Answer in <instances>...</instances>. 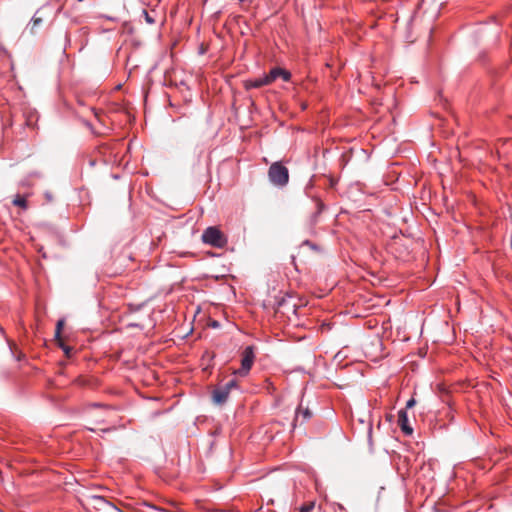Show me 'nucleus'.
<instances>
[{
    "label": "nucleus",
    "instance_id": "obj_7",
    "mask_svg": "<svg viewBox=\"0 0 512 512\" xmlns=\"http://www.w3.org/2000/svg\"><path fill=\"white\" fill-rule=\"evenodd\" d=\"M229 393L230 391L224 385L215 388L212 393L214 403L218 405L224 404L228 399Z\"/></svg>",
    "mask_w": 512,
    "mask_h": 512
},
{
    "label": "nucleus",
    "instance_id": "obj_16",
    "mask_svg": "<svg viewBox=\"0 0 512 512\" xmlns=\"http://www.w3.org/2000/svg\"><path fill=\"white\" fill-rule=\"evenodd\" d=\"M416 404V401L414 398H411L406 403V410L412 408Z\"/></svg>",
    "mask_w": 512,
    "mask_h": 512
},
{
    "label": "nucleus",
    "instance_id": "obj_12",
    "mask_svg": "<svg viewBox=\"0 0 512 512\" xmlns=\"http://www.w3.org/2000/svg\"><path fill=\"white\" fill-rule=\"evenodd\" d=\"M63 325H64V320H59L57 322V325H56V331H55V336L56 338H60V335H61V330L63 328Z\"/></svg>",
    "mask_w": 512,
    "mask_h": 512
},
{
    "label": "nucleus",
    "instance_id": "obj_14",
    "mask_svg": "<svg viewBox=\"0 0 512 512\" xmlns=\"http://www.w3.org/2000/svg\"><path fill=\"white\" fill-rule=\"evenodd\" d=\"M313 508H314V503L310 502V503H308L306 505H303L300 508V512H310Z\"/></svg>",
    "mask_w": 512,
    "mask_h": 512
},
{
    "label": "nucleus",
    "instance_id": "obj_4",
    "mask_svg": "<svg viewBox=\"0 0 512 512\" xmlns=\"http://www.w3.org/2000/svg\"><path fill=\"white\" fill-rule=\"evenodd\" d=\"M255 361V350L253 346H247L242 351L241 367L234 371L235 375L245 377L251 370Z\"/></svg>",
    "mask_w": 512,
    "mask_h": 512
},
{
    "label": "nucleus",
    "instance_id": "obj_3",
    "mask_svg": "<svg viewBox=\"0 0 512 512\" xmlns=\"http://www.w3.org/2000/svg\"><path fill=\"white\" fill-rule=\"evenodd\" d=\"M268 177L272 184L283 187L289 181V172L284 165L275 162L269 167Z\"/></svg>",
    "mask_w": 512,
    "mask_h": 512
},
{
    "label": "nucleus",
    "instance_id": "obj_13",
    "mask_svg": "<svg viewBox=\"0 0 512 512\" xmlns=\"http://www.w3.org/2000/svg\"><path fill=\"white\" fill-rule=\"evenodd\" d=\"M224 386L226 388H228L229 391H231L232 389H236L238 388V383L235 379H231L230 381H228L226 384H224Z\"/></svg>",
    "mask_w": 512,
    "mask_h": 512
},
{
    "label": "nucleus",
    "instance_id": "obj_20",
    "mask_svg": "<svg viewBox=\"0 0 512 512\" xmlns=\"http://www.w3.org/2000/svg\"><path fill=\"white\" fill-rule=\"evenodd\" d=\"M118 512H122L121 510H118Z\"/></svg>",
    "mask_w": 512,
    "mask_h": 512
},
{
    "label": "nucleus",
    "instance_id": "obj_2",
    "mask_svg": "<svg viewBox=\"0 0 512 512\" xmlns=\"http://www.w3.org/2000/svg\"><path fill=\"white\" fill-rule=\"evenodd\" d=\"M201 238L203 243L215 248H223L227 244L226 236L215 226L206 228Z\"/></svg>",
    "mask_w": 512,
    "mask_h": 512
},
{
    "label": "nucleus",
    "instance_id": "obj_1",
    "mask_svg": "<svg viewBox=\"0 0 512 512\" xmlns=\"http://www.w3.org/2000/svg\"><path fill=\"white\" fill-rule=\"evenodd\" d=\"M89 512H118V508L102 496L87 495L83 502Z\"/></svg>",
    "mask_w": 512,
    "mask_h": 512
},
{
    "label": "nucleus",
    "instance_id": "obj_15",
    "mask_svg": "<svg viewBox=\"0 0 512 512\" xmlns=\"http://www.w3.org/2000/svg\"><path fill=\"white\" fill-rule=\"evenodd\" d=\"M143 14L145 16V20L147 23H149V24L154 23V19L149 15V13L146 10H143Z\"/></svg>",
    "mask_w": 512,
    "mask_h": 512
},
{
    "label": "nucleus",
    "instance_id": "obj_6",
    "mask_svg": "<svg viewBox=\"0 0 512 512\" xmlns=\"http://www.w3.org/2000/svg\"><path fill=\"white\" fill-rule=\"evenodd\" d=\"M266 75L268 77V81L271 83L278 78H282L285 82H288L291 79V73L280 67L272 68Z\"/></svg>",
    "mask_w": 512,
    "mask_h": 512
},
{
    "label": "nucleus",
    "instance_id": "obj_5",
    "mask_svg": "<svg viewBox=\"0 0 512 512\" xmlns=\"http://www.w3.org/2000/svg\"><path fill=\"white\" fill-rule=\"evenodd\" d=\"M398 426L400 427L401 431L407 435L410 436L413 433V428L409 424L408 414L406 409H401L398 412Z\"/></svg>",
    "mask_w": 512,
    "mask_h": 512
},
{
    "label": "nucleus",
    "instance_id": "obj_18",
    "mask_svg": "<svg viewBox=\"0 0 512 512\" xmlns=\"http://www.w3.org/2000/svg\"><path fill=\"white\" fill-rule=\"evenodd\" d=\"M368 439L371 442V440H372V423L371 422L368 423Z\"/></svg>",
    "mask_w": 512,
    "mask_h": 512
},
{
    "label": "nucleus",
    "instance_id": "obj_19",
    "mask_svg": "<svg viewBox=\"0 0 512 512\" xmlns=\"http://www.w3.org/2000/svg\"><path fill=\"white\" fill-rule=\"evenodd\" d=\"M61 347L64 349V351H65V353H66V354H68V353H69V350H70V349H69L68 347H64V346H62V345H61Z\"/></svg>",
    "mask_w": 512,
    "mask_h": 512
},
{
    "label": "nucleus",
    "instance_id": "obj_11",
    "mask_svg": "<svg viewBox=\"0 0 512 512\" xmlns=\"http://www.w3.org/2000/svg\"><path fill=\"white\" fill-rule=\"evenodd\" d=\"M13 204L15 206L21 207L23 209L27 208V201L24 197L17 195L13 200Z\"/></svg>",
    "mask_w": 512,
    "mask_h": 512
},
{
    "label": "nucleus",
    "instance_id": "obj_9",
    "mask_svg": "<svg viewBox=\"0 0 512 512\" xmlns=\"http://www.w3.org/2000/svg\"><path fill=\"white\" fill-rule=\"evenodd\" d=\"M300 417L303 418V421L309 420L312 417V412L310 411V409L308 407L304 408L302 403L296 410L293 425H295L299 421Z\"/></svg>",
    "mask_w": 512,
    "mask_h": 512
},
{
    "label": "nucleus",
    "instance_id": "obj_8",
    "mask_svg": "<svg viewBox=\"0 0 512 512\" xmlns=\"http://www.w3.org/2000/svg\"><path fill=\"white\" fill-rule=\"evenodd\" d=\"M271 84L270 81H268L267 75H264L262 77H258L253 80H249L246 82L245 87L246 89H252V88H260L265 85Z\"/></svg>",
    "mask_w": 512,
    "mask_h": 512
},
{
    "label": "nucleus",
    "instance_id": "obj_10",
    "mask_svg": "<svg viewBox=\"0 0 512 512\" xmlns=\"http://www.w3.org/2000/svg\"><path fill=\"white\" fill-rule=\"evenodd\" d=\"M42 22H43L42 18L37 17V16H33L32 21H31V25L29 27L30 33L31 34H35L36 33L35 29L38 26H40L42 24Z\"/></svg>",
    "mask_w": 512,
    "mask_h": 512
},
{
    "label": "nucleus",
    "instance_id": "obj_17",
    "mask_svg": "<svg viewBox=\"0 0 512 512\" xmlns=\"http://www.w3.org/2000/svg\"><path fill=\"white\" fill-rule=\"evenodd\" d=\"M323 209L324 204L320 200H317V214L321 213Z\"/></svg>",
    "mask_w": 512,
    "mask_h": 512
}]
</instances>
